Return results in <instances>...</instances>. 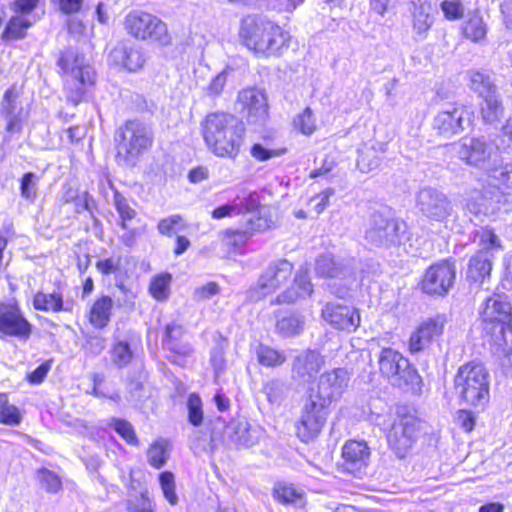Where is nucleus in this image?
<instances>
[{"label":"nucleus","mask_w":512,"mask_h":512,"mask_svg":"<svg viewBox=\"0 0 512 512\" xmlns=\"http://www.w3.org/2000/svg\"><path fill=\"white\" fill-rule=\"evenodd\" d=\"M201 134L208 150L217 157L235 159L244 143L245 127L234 115L212 112L202 120Z\"/></svg>","instance_id":"1"},{"label":"nucleus","mask_w":512,"mask_h":512,"mask_svg":"<svg viewBox=\"0 0 512 512\" xmlns=\"http://www.w3.org/2000/svg\"><path fill=\"white\" fill-rule=\"evenodd\" d=\"M290 34L275 22L258 16L241 21L239 39L259 57H279L289 48Z\"/></svg>","instance_id":"2"},{"label":"nucleus","mask_w":512,"mask_h":512,"mask_svg":"<svg viewBox=\"0 0 512 512\" xmlns=\"http://www.w3.org/2000/svg\"><path fill=\"white\" fill-rule=\"evenodd\" d=\"M483 330L496 346L506 349L512 338V307L504 294H493L485 301L482 312Z\"/></svg>","instance_id":"3"},{"label":"nucleus","mask_w":512,"mask_h":512,"mask_svg":"<svg viewBox=\"0 0 512 512\" xmlns=\"http://www.w3.org/2000/svg\"><path fill=\"white\" fill-rule=\"evenodd\" d=\"M117 159L126 166H134L153 143L151 129L138 120H128L115 136Z\"/></svg>","instance_id":"4"},{"label":"nucleus","mask_w":512,"mask_h":512,"mask_svg":"<svg viewBox=\"0 0 512 512\" xmlns=\"http://www.w3.org/2000/svg\"><path fill=\"white\" fill-rule=\"evenodd\" d=\"M57 64L66 75L67 99L77 105L85 93L86 86L94 83V70L87 63L85 56L73 49L63 51Z\"/></svg>","instance_id":"5"},{"label":"nucleus","mask_w":512,"mask_h":512,"mask_svg":"<svg viewBox=\"0 0 512 512\" xmlns=\"http://www.w3.org/2000/svg\"><path fill=\"white\" fill-rule=\"evenodd\" d=\"M489 373L481 363L462 365L455 376V389L461 399L474 407L489 401Z\"/></svg>","instance_id":"6"},{"label":"nucleus","mask_w":512,"mask_h":512,"mask_svg":"<svg viewBox=\"0 0 512 512\" xmlns=\"http://www.w3.org/2000/svg\"><path fill=\"white\" fill-rule=\"evenodd\" d=\"M381 374L393 385L401 389L418 393L422 388V378L409 360L401 353L392 349L381 350L379 359Z\"/></svg>","instance_id":"7"},{"label":"nucleus","mask_w":512,"mask_h":512,"mask_svg":"<svg viewBox=\"0 0 512 512\" xmlns=\"http://www.w3.org/2000/svg\"><path fill=\"white\" fill-rule=\"evenodd\" d=\"M293 270V264L287 259L271 261L261 272L255 285L249 289L248 298L251 301H260L275 293L289 281Z\"/></svg>","instance_id":"8"},{"label":"nucleus","mask_w":512,"mask_h":512,"mask_svg":"<svg viewBox=\"0 0 512 512\" xmlns=\"http://www.w3.org/2000/svg\"><path fill=\"white\" fill-rule=\"evenodd\" d=\"M127 33L136 39L151 40L161 45L170 42L166 24L158 17L143 11H131L124 19Z\"/></svg>","instance_id":"9"},{"label":"nucleus","mask_w":512,"mask_h":512,"mask_svg":"<svg viewBox=\"0 0 512 512\" xmlns=\"http://www.w3.org/2000/svg\"><path fill=\"white\" fill-rule=\"evenodd\" d=\"M416 206L426 220L443 223L445 227H448L451 218L456 217L448 196L437 188H422L417 194Z\"/></svg>","instance_id":"10"},{"label":"nucleus","mask_w":512,"mask_h":512,"mask_svg":"<svg viewBox=\"0 0 512 512\" xmlns=\"http://www.w3.org/2000/svg\"><path fill=\"white\" fill-rule=\"evenodd\" d=\"M480 246L481 249L469 260L467 278L482 284L492 270L493 251L502 250V245L498 236L492 230L486 229L480 235Z\"/></svg>","instance_id":"11"},{"label":"nucleus","mask_w":512,"mask_h":512,"mask_svg":"<svg viewBox=\"0 0 512 512\" xmlns=\"http://www.w3.org/2000/svg\"><path fill=\"white\" fill-rule=\"evenodd\" d=\"M451 149L466 164L480 168L484 167L496 153V145L484 136L464 137L452 144Z\"/></svg>","instance_id":"12"},{"label":"nucleus","mask_w":512,"mask_h":512,"mask_svg":"<svg viewBox=\"0 0 512 512\" xmlns=\"http://www.w3.org/2000/svg\"><path fill=\"white\" fill-rule=\"evenodd\" d=\"M419 428L420 421L414 414H398L387 436L389 446L398 457L403 458L412 447Z\"/></svg>","instance_id":"13"},{"label":"nucleus","mask_w":512,"mask_h":512,"mask_svg":"<svg viewBox=\"0 0 512 512\" xmlns=\"http://www.w3.org/2000/svg\"><path fill=\"white\" fill-rule=\"evenodd\" d=\"M328 407L329 404L310 395L296 426L297 435L302 442L307 443L320 433L328 416Z\"/></svg>","instance_id":"14"},{"label":"nucleus","mask_w":512,"mask_h":512,"mask_svg":"<svg viewBox=\"0 0 512 512\" xmlns=\"http://www.w3.org/2000/svg\"><path fill=\"white\" fill-rule=\"evenodd\" d=\"M405 229L404 223L376 212L371 217L366 239L376 246L397 245L400 244Z\"/></svg>","instance_id":"15"},{"label":"nucleus","mask_w":512,"mask_h":512,"mask_svg":"<svg viewBox=\"0 0 512 512\" xmlns=\"http://www.w3.org/2000/svg\"><path fill=\"white\" fill-rule=\"evenodd\" d=\"M456 278V266L451 260L431 265L425 272L421 287L429 295L444 296L452 288Z\"/></svg>","instance_id":"16"},{"label":"nucleus","mask_w":512,"mask_h":512,"mask_svg":"<svg viewBox=\"0 0 512 512\" xmlns=\"http://www.w3.org/2000/svg\"><path fill=\"white\" fill-rule=\"evenodd\" d=\"M31 333L32 324L26 319L15 300L0 303V336L26 340Z\"/></svg>","instance_id":"17"},{"label":"nucleus","mask_w":512,"mask_h":512,"mask_svg":"<svg viewBox=\"0 0 512 512\" xmlns=\"http://www.w3.org/2000/svg\"><path fill=\"white\" fill-rule=\"evenodd\" d=\"M473 112L460 103L449 104L434 118L433 128L439 135L450 138L464 131V123H470Z\"/></svg>","instance_id":"18"},{"label":"nucleus","mask_w":512,"mask_h":512,"mask_svg":"<svg viewBox=\"0 0 512 512\" xmlns=\"http://www.w3.org/2000/svg\"><path fill=\"white\" fill-rule=\"evenodd\" d=\"M447 317L445 314H436L423 320L412 332L408 348L411 354H417L430 347L444 332Z\"/></svg>","instance_id":"19"},{"label":"nucleus","mask_w":512,"mask_h":512,"mask_svg":"<svg viewBox=\"0 0 512 512\" xmlns=\"http://www.w3.org/2000/svg\"><path fill=\"white\" fill-rule=\"evenodd\" d=\"M349 374L343 368H336L320 376L316 392L310 395L331 404L332 401L341 397L348 386Z\"/></svg>","instance_id":"20"},{"label":"nucleus","mask_w":512,"mask_h":512,"mask_svg":"<svg viewBox=\"0 0 512 512\" xmlns=\"http://www.w3.org/2000/svg\"><path fill=\"white\" fill-rule=\"evenodd\" d=\"M238 102L246 113L249 124L262 125L268 118V102L263 91L256 88H246L239 92Z\"/></svg>","instance_id":"21"},{"label":"nucleus","mask_w":512,"mask_h":512,"mask_svg":"<svg viewBox=\"0 0 512 512\" xmlns=\"http://www.w3.org/2000/svg\"><path fill=\"white\" fill-rule=\"evenodd\" d=\"M322 317L332 327L338 330L353 332L360 325V314L352 306L339 303H327L322 309Z\"/></svg>","instance_id":"22"},{"label":"nucleus","mask_w":512,"mask_h":512,"mask_svg":"<svg viewBox=\"0 0 512 512\" xmlns=\"http://www.w3.org/2000/svg\"><path fill=\"white\" fill-rule=\"evenodd\" d=\"M324 365V358L315 350H305L293 360L292 377L303 383L313 380Z\"/></svg>","instance_id":"23"},{"label":"nucleus","mask_w":512,"mask_h":512,"mask_svg":"<svg viewBox=\"0 0 512 512\" xmlns=\"http://www.w3.org/2000/svg\"><path fill=\"white\" fill-rule=\"evenodd\" d=\"M343 468L353 474L360 475L367 467L370 459V449L365 442L348 441L342 449Z\"/></svg>","instance_id":"24"},{"label":"nucleus","mask_w":512,"mask_h":512,"mask_svg":"<svg viewBox=\"0 0 512 512\" xmlns=\"http://www.w3.org/2000/svg\"><path fill=\"white\" fill-rule=\"evenodd\" d=\"M315 273L324 278H345L354 276V268L349 261L336 259L325 253L316 259Z\"/></svg>","instance_id":"25"},{"label":"nucleus","mask_w":512,"mask_h":512,"mask_svg":"<svg viewBox=\"0 0 512 512\" xmlns=\"http://www.w3.org/2000/svg\"><path fill=\"white\" fill-rule=\"evenodd\" d=\"M312 292L313 284L310 281L307 270L300 269L295 274L292 286L274 298L271 304H291L300 298L310 296Z\"/></svg>","instance_id":"26"},{"label":"nucleus","mask_w":512,"mask_h":512,"mask_svg":"<svg viewBox=\"0 0 512 512\" xmlns=\"http://www.w3.org/2000/svg\"><path fill=\"white\" fill-rule=\"evenodd\" d=\"M270 227L268 219L252 215L245 219L243 225L238 229H230L226 231L229 243L233 246H241L256 232H262Z\"/></svg>","instance_id":"27"},{"label":"nucleus","mask_w":512,"mask_h":512,"mask_svg":"<svg viewBox=\"0 0 512 512\" xmlns=\"http://www.w3.org/2000/svg\"><path fill=\"white\" fill-rule=\"evenodd\" d=\"M434 22L432 5L428 0H417L413 2L412 25L414 32L421 38H426Z\"/></svg>","instance_id":"28"},{"label":"nucleus","mask_w":512,"mask_h":512,"mask_svg":"<svg viewBox=\"0 0 512 512\" xmlns=\"http://www.w3.org/2000/svg\"><path fill=\"white\" fill-rule=\"evenodd\" d=\"M228 429L231 431L230 438L238 446L252 447L259 442L261 432L251 427L246 421H238L231 424Z\"/></svg>","instance_id":"29"},{"label":"nucleus","mask_w":512,"mask_h":512,"mask_svg":"<svg viewBox=\"0 0 512 512\" xmlns=\"http://www.w3.org/2000/svg\"><path fill=\"white\" fill-rule=\"evenodd\" d=\"M469 88L480 98L498 93L491 74L487 71L470 70L467 72Z\"/></svg>","instance_id":"30"},{"label":"nucleus","mask_w":512,"mask_h":512,"mask_svg":"<svg viewBox=\"0 0 512 512\" xmlns=\"http://www.w3.org/2000/svg\"><path fill=\"white\" fill-rule=\"evenodd\" d=\"M112 56L131 72L140 69L145 62V58L141 50L133 45H122L115 48L112 51Z\"/></svg>","instance_id":"31"},{"label":"nucleus","mask_w":512,"mask_h":512,"mask_svg":"<svg viewBox=\"0 0 512 512\" xmlns=\"http://www.w3.org/2000/svg\"><path fill=\"white\" fill-rule=\"evenodd\" d=\"M505 108L499 93L482 98L480 115L485 124L494 125L504 116Z\"/></svg>","instance_id":"32"},{"label":"nucleus","mask_w":512,"mask_h":512,"mask_svg":"<svg viewBox=\"0 0 512 512\" xmlns=\"http://www.w3.org/2000/svg\"><path fill=\"white\" fill-rule=\"evenodd\" d=\"M184 334V329L181 325L176 323L168 324L165 328V337L163 339V345L170 351L187 356L192 353V348L187 343L180 341Z\"/></svg>","instance_id":"33"},{"label":"nucleus","mask_w":512,"mask_h":512,"mask_svg":"<svg viewBox=\"0 0 512 512\" xmlns=\"http://www.w3.org/2000/svg\"><path fill=\"white\" fill-rule=\"evenodd\" d=\"M113 300L109 296H102L96 300L90 309L89 321L96 328H104L110 321Z\"/></svg>","instance_id":"34"},{"label":"nucleus","mask_w":512,"mask_h":512,"mask_svg":"<svg viewBox=\"0 0 512 512\" xmlns=\"http://www.w3.org/2000/svg\"><path fill=\"white\" fill-rule=\"evenodd\" d=\"M274 497L283 504H291L295 507H304L305 493L292 484L278 483L273 489Z\"/></svg>","instance_id":"35"},{"label":"nucleus","mask_w":512,"mask_h":512,"mask_svg":"<svg viewBox=\"0 0 512 512\" xmlns=\"http://www.w3.org/2000/svg\"><path fill=\"white\" fill-rule=\"evenodd\" d=\"M487 31V24L478 12L469 14L467 20L463 24L464 36L475 43L485 40Z\"/></svg>","instance_id":"36"},{"label":"nucleus","mask_w":512,"mask_h":512,"mask_svg":"<svg viewBox=\"0 0 512 512\" xmlns=\"http://www.w3.org/2000/svg\"><path fill=\"white\" fill-rule=\"evenodd\" d=\"M384 152L385 150L383 147L376 148L374 146H364L359 150L357 167L361 172L369 173L379 167Z\"/></svg>","instance_id":"37"},{"label":"nucleus","mask_w":512,"mask_h":512,"mask_svg":"<svg viewBox=\"0 0 512 512\" xmlns=\"http://www.w3.org/2000/svg\"><path fill=\"white\" fill-rule=\"evenodd\" d=\"M33 307L36 310L46 312H60L68 310L67 308L64 307L62 295L57 292H37L33 299Z\"/></svg>","instance_id":"38"},{"label":"nucleus","mask_w":512,"mask_h":512,"mask_svg":"<svg viewBox=\"0 0 512 512\" xmlns=\"http://www.w3.org/2000/svg\"><path fill=\"white\" fill-rule=\"evenodd\" d=\"M32 22L25 15H15L8 21L1 38L3 40H17L26 36V31Z\"/></svg>","instance_id":"39"},{"label":"nucleus","mask_w":512,"mask_h":512,"mask_svg":"<svg viewBox=\"0 0 512 512\" xmlns=\"http://www.w3.org/2000/svg\"><path fill=\"white\" fill-rule=\"evenodd\" d=\"M275 329L282 337L299 335L304 329V319L298 315L283 317L277 321Z\"/></svg>","instance_id":"40"},{"label":"nucleus","mask_w":512,"mask_h":512,"mask_svg":"<svg viewBox=\"0 0 512 512\" xmlns=\"http://www.w3.org/2000/svg\"><path fill=\"white\" fill-rule=\"evenodd\" d=\"M169 458L168 443L165 440L155 441L147 451V459L151 466L160 469Z\"/></svg>","instance_id":"41"},{"label":"nucleus","mask_w":512,"mask_h":512,"mask_svg":"<svg viewBox=\"0 0 512 512\" xmlns=\"http://www.w3.org/2000/svg\"><path fill=\"white\" fill-rule=\"evenodd\" d=\"M289 390L288 384L279 379L270 380L264 386V392L272 404H279L286 399Z\"/></svg>","instance_id":"42"},{"label":"nucleus","mask_w":512,"mask_h":512,"mask_svg":"<svg viewBox=\"0 0 512 512\" xmlns=\"http://www.w3.org/2000/svg\"><path fill=\"white\" fill-rule=\"evenodd\" d=\"M36 479L40 487L48 493H57L62 489V482L59 476L47 468L37 470Z\"/></svg>","instance_id":"43"},{"label":"nucleus","mask_w":512,"mask_h":512,"mask_svg":"<svg viewBox=\"0 0 512 512\" xmlns=\"http://www.w3.org/2000/svg\"><path fill=\"white\" fill-rule=\"evenodd\" d=\"M233 200L238 202L237 203V207H239L237 209L238 214L245 211V212L250 213V215L248 217H250L252 215L259 216L258 214H255V211L259 207V197L256 192H251V191L248 192L246 190H242L239 194H237V196Z\"/></svg>","instance_id":"44"},{"label":"nucleus","mask_w":512,"mask_h":512,"mask_svg":"<svg viewBox=\"0 0 512 512\" xmlns=\"http://www.w3.org/2000/svg\"><path fill=\"white\" fill-rule=\"evenodd\" d=\"M171 281L172 277L168 273L156 276L149 287L151 295L158 301L166 300L169 297Z\"/></svg>","instance_id":"45"},{"label":"nucleus","mask_w":512,"mask_h":512,"mask_svg":"<svg viewBox=\"0 0 512 512\" xmlns=\"http://www.w3.org/2000/svg\"><path fill=\"white\" fill-rule=\"evenodd\" d=\"M257 358L260 364L267 367L279 366L286 360V356L283 353L265 345L259 346Z\"/></svg>","instance_id":"46"},{"label":"nucleus","mask_w":512,"mask_h":512,"mask_svg":"<svg viewBox=\"0 0 512 512\" xmlns=\"http://www.w3.org/2000/svg\"><path fill=\"white\" fill-rule=\"evenodd\" d=\"M18 93L15 87L7 89L0 103V113L3 117L19 116L20 108L17 103Z\"/></svg>","instance_id":"47"},{"label":"nucleus","mask_w":512,"mask_h":512,"mask_svg":"<svg viewBox=\"0 0 512 512\" xmlns=\"http://www.w3.org/2000/svg\"><path fill=\"white\" fill-rule=\"evenodd\" d=\"M39 177L33 172L25 173L20 181L21 196L29 201L34 202L37 198Z\"/></svg>","instance_id":"48"},{"label":"nucleus","mask_w":512,"mask_h":512,"mask_svg":"<svg viewBox=\"0 0 512 512\" xmlns=\"http://www.w3.org/2000/svg\"><path fill=\"white\" fill-rule=\"evenodd\" d=\"M186 225L180 214H173L158 222V232L163 236L171 237L173 233L184 230Z\"/></svg>","instance_id":"49"},{"label":"nucleus","mask_w":512,"mask_h":512,"mask_svg":"<svg viewBox=\"0 0 512 512\" xmlns=\"http://www.w3.org/2000/svg\"><path fill=\"white\" fill-rule=\"evenodd\" d=\"M293 124L295 129L300 131L304 135H311L316 129V121L313 116V112L311 108L306 107L303 112L298 114L294 120Z\"/></svg>","instance_id":"50"},{"label":"nucleus","mask_w":512,"mask_h":512,"mask_svg":"<svg viewBox=\"0 0 512 512\" xmlns=\"http://www.w3.org/2000/svg\"><path fill=\"white\" fill-rule=\"evenodd\" d=\"M114 206L121 218V227L127 229V222L135 218L136 211L129 205L126 198L118 192L114 195Z\"/></svg>","instance_id":"51"},{"label":"nucleus","mask_w":512,"mask_h":512,"mask_svg":"<svg viewBox=\"0 0 512 512\" xmlns=\"http://www.w3.org/2000/svg\"><path fill=\"white\" fill-rule=\"evenodd\" d=\"M133 358V353L127 342L119 341L112 349V362L119 368L127 366Z\"/></svg>","instance_id":"52"},{"label":"nucleus","mask_w":512,"mask_h":512,"mask_svg":"<svg viewBox=\"0 0 512 512\" xmlns=\"http://www.w3.org/2000/svg\"><path fill=\"white\" fill-rule=\"evenodd\" d=\"M188 420L194 426H199L203 420L202 401L199 395L190 394L187 401Z\"/></svg>","instance_id":"53"},{"label":"nucleus","mask_w":512,"mask_h":512,"mask_svg":"<svg viewBox=\"0 0 512 512\" xmlns=\"http://www.w3.org/2000/svg\"><path fill=\"white\" fill-rule=\"evenodd\" d=\"M111 426L130 445H137L138 439L133 426L126 420L113 418Z\"/></svg>","instance_id":"54"},{"label":"nucleus","mask_w":512,"mask_h":512,"mask_svg":"<svg viewBox=\"0 0 512 512\" xmlns=\"http://www.w3.org/2000/svg\"><path fill=\"white\" fill-rule=\"evenodd\" d=\"M231 72H233V69L226 67L215 75L206 88L207 95L212 97L219 96L223 92L228 76Z\"/></svg>","instance_id":"55"},{"label":"nucleus","mask_w":512,"mask_h":512,"mask_svg":"<svg viewBox=\"0 0 512 512\" xmlns=\"http://www.w3.org/2000/svg\"><path fill=\"white\" fill-rule=\"evenodd\" d=\"M490 177L497 181V184L512 190V164L506 163L490 170Z\"/></svg>","instance_id":"56"},{"label":"nucleus","mask_w":512,"mask_h":512,"mask_svg":"<svg viewBox=\"0 0 512 512\" xmlns=\"http://www.w3.org/2000/svg\"><path fill=\"white\" fill-rule=\"evenodd\" d=\"M159 480L164 497L169 501L171 505L177 504L178 497L175 493L174 475L168 471L162 472L159 476Z\"/></svg>","instance_id":"57"},{"label":"nucleus","mask_w":512,"mask_h":512,"mask_svg":"<svg viewBox=\"0 0 512 512\" xmlns=\"http://www.w3.org/2000/svg\"><path fill=\"white\" fill-rule=\"evenodd\" d=\"M22 421V415L15 405H10L8 402L0 409V423L5 425H18Z\"/></svg>","instance_id":"58"},{"label":"nucleus","mask_w":512,"mask_h":512,"mask_svg":"<svg viewBox=\"0 0 512 512\" xmlns=\"http://www.w3.org/2000/svg\"><path fill=\"white\" fill-rule=\"evenodd\" d=\"M441 9L445 15V17L450 20H458L462 18L464 14V7L462 3L458 0L448 1L445 0L441 3Z\"/></svg>","instance_id":"59"},{"label":"nucleus","mask_w":512,"mask_h":512,"mask_svg":"<svg viewBox=\"0 0 512 512\" xmlns=\"http://www.w3.org/2000/svg\"><path fill=\"white\" fill-rule=\"evenodd\" d=\"M281 153L282 151L269 150L259 143L254 144L251 148L252 157L259 161L269 160L270 158L278 156Z\"/></svg>","instance_id":"60"},{"label":"nucleus","mask_w":512,"mask_h":512,"mask_svg":"<svg viewBox=\"0 0 512 512\" xmlns=\"http://www.w3.org/2000/svg\"><path fill=\"white\" fill-rule=\"evenodd\" d=\"M219 292V286L215 282L207 283L201 287L196 288L194 298L197 301L209 299Z\"/></svg>","instance_id":"61"},{"label":"nucleus","mask_w":512,"mask_h":512,"mask_svg":"<svg viewBox=\"0 0 512 512\" xmlns=\"http://www.w3.org/2000/svg\"><path fill=\"white\" fill-rule=\"evenodd\" d=\"M333 194L334 190L329 188L310 200L311 203L315 202L314 210L316 214H320L324 211V209L329 205V199Z\"/></svg>","instance_id":"62"},{"label":"nucleus","mask_w":512,"mask_h":512,"mask_svg":"<svg viewBox=\"0 0 512 512\" xmlns=\"http://www.w3.org/2000/svg\"><path fill=\"white\" fill-rule=\"evenodd\" d=\"M106 347L105 338L95 335L90 336L86 342V349L93 355H99Z\"/></svg>","instance_id":"63"},{"label":"nucleus","mask_w":512,"mask_h":512,"mask_svg":"<svg viewBox=\"0 0 512 512\" xmlns=\"http://www.w3.org/2000/svg\"><path fill=\"white\" fill-rule=\"evenodd\" d=\"M457 424L466 432L473 430L475 425V418L473 414L466 410H460L456 417Z\"/></svg>","instance_id":"64"}]
</instances>
